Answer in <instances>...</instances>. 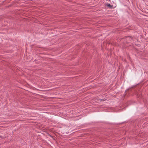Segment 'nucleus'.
<instances>
[{
    "instance_id": "4",
    "label": "nucleus",
    "mask_w": 148,
    "mask_h": 148,
    "mask_svg": "<svg viewBox=\"0 0 148 148\" xmlns=\"http://www.w3.org/2000/svg\"><path fill=\"white\" fill-rule=\"evenodd\" d=\"M1 137V136L0 135V138Z\"/></svg>"
},
{
    "instance_id": "1",
    "label": "nucleus",
    "mask_w": 148,
    "mask_h": 148,
    "mask_svg": "<svg viewBox=\"0 0 148 148\" xmlns=\"http://www.w3.org/2000/svg\"><path fill=\"white\" fill-rule=\"evenodd\" d=\"M106 5L108 7H109L110 8H111L112 7V6L109 3H107L106 4Z\"/></svg>"
},
{
    "instance_id": "3",
    "label": "nucleus",
    "mask_w": 148,
    "mask_h": 148,
    "mask_svg": "<svg viewBox=\"0 0 148 148\" xmlns=\"http://www.w3.org/2000/svg\"><path fill=\"white\" fill-rule=\"evenodd\" d=\"M128 90V89H127L126 90H125V92L127 91Z\"/></svg>"
},
{
    "instance_id": "2",
    "label": "nucleus",
    "mask_w": 148,
    "mask_h": 148,
    "mask_svg": "<svg viewBox=\"0 0 148 148\" xmlns=\"http://www.w3.org/2000/svg\"><path fill=\"white\" fill-rule=\"evenodd\" d=\"M99 100L100 101H104L106 100V99H99Z\"/></svg>"
},
{
    "instance_id": "5",
    "label": "nucleus",
    "mask_w": 148,
    "mask_h": 148,
    "mask_svg": "<svg viewBox=\"0 0 148 148\" xmlns=\"http://www.w3.org/2000/svg\"><path fill=\"white\" fill-rule=\"evenodd\" d=\"M127 1H128V0H127Z\"/></svg>"
}]
</instances>
